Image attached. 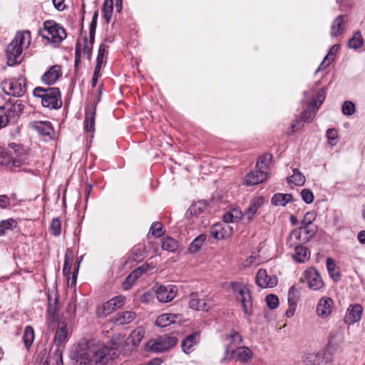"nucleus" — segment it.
I'll return each mask as SVG.
<instances>
[{
    "instance_id": "obj_21",
    "label": "nucleus",
    "mask_w": 365,
    "mask_h": 365,
    "mask_svg": "<svg viewBox=\"0 0 365 365\" xmlns=\"http://www.w3.org/2000/svg\"><path fill=\"white\" fill-rule=\"evenodd\" d=\"M264 199L262 197H257L253 198L244 212V217L247 220L248 222L253 220L255 215L257 214L259 208L263 205Z\"/></svg>"
},
{
    "instance_id": "obj_19",
    "label": "nucleus",
    "mask_w": 365,
    "mask_h": 365,
    "mask_svg": "<svg viewBox=\"0 0 365 365\" xmlns=\"http://www.w3.org/2000/svg\"><path fill=\"white\" fill-rule=\"evenodd\" d=\"M308 242L307 238L302 232L300 227L294 230L289 235L287 240V245L289 247L303 246V244Z\"/></svg>"
},
{
    "instance_id": "obj_56",
    "label": "nucleus",
    "mask_w": 365,
    "mask_h": 365,
    "mask_svg": "<svg viewBox=\"0 0 365 365\" xmlns=\"http://www.w3.org/2000/svg\"><path fill=\"white\" fill-rule=\"evenodd\" d=\"M266 302L269 309H274L279 305V299L276 295L270 294L266 297Z\"/></svg>"
},
{
    "instance_id": "obj_8",
    "label": "nucleus",
    "mask_w": 365,
    "mask_h": 365,
    "mask_svg": "<svg viewBox=\"0 0 365 365\" xmlns=\"http://www.w3.org/2000/svg\"><path fill=\"white\" fill-rule=\"evenodd\" d=\"M178 339L173 336H161L150 340L145 346L148 351L164 352L174 347L178 344Z\"/></svg>"
},
{
    "instance_id": "obj_35",
    "label": "nucleus",
    "mask_w": 365,
    "mask_h": 365,
    "mask_svg": "<svg viewBox=\"0 0 365 365\" xmlns=\"http://www.w3.org/2000/svg\"><path fill=\"white\" fill-rule=\"evenodd\" d=\"M43 365H63L62 351L57 349L50 353Z\"/></svg>"
},
{
    "instance_id": "obj_23",
    "label": "nucleus",
    "mask_w": 365,
    "mask_h": 365,
    "mask_svg": "<svg viewBox=\"0 0 365 365\" xmlns=\"http://www.w3.org/2000/svg\"><path fill=\"white\" fill-rule=\"evenodd\" d=\"M96 113V107L94 104H91L86 108L84 129L87 132H93L95 130Z\"/></svg>"
},
{
    "instance_id": "obj_2",
    "label": "nucleus",
    "mask_w": 365,
    "mask_h": 365,
    "mask_svg": "<svg viewBox=\"0 0 365 365\" xmlns=\"http://www.w3.org/2000/svg\"><path fill=\"white\" fill-rule=\"evenodd\" d=\"M31 41V32L28 30L17 31L12 41L6 46V58L8 66H14L23 60L22 52L27 48Z\"/></svg>"
},
{
    "instance_id": "obj_49",
    "label": "nucleus",
    "mask_w": 365,
    "mask_h": 365,
    "mask_svg": "<svg viewBox=\"0 0 365 365\" xmlns=\"http://www.w3.org/2000/svg\"><path fill=\"white\" fill-rule=\"evenodd\" d=\"M98 17V11L96 10L93 15L92 21L90 24L89 36L91 43L93 44L95 39V33L97 26V20Z\"/></svg>"
},
{
    "instance_id": "obj_58",
    "label": "nucleus",
    "mask_w": 365,
    "mask_h": 365,
    "mask_svg": "<svg viewBox=\"0 0 365 365\" xmlns=\"http://www.w3.org/2000/svg\"><path fill=\"white\" fill-rule=\"evenodd\" d=\"M143 336L144 331L141 328L134 330L130 334V337L132 338L135 344H139L140 341L143 339Z\"/></svg>"
},
{
    "instance_id": "obj_27",
    "label": "nucleus",
    "mask_w": 365,
    "mask_h": 365,
    "mask_svg": "<svg viewBox=\"0 0 365 365\" xmlns=\"http://www.w3.org/2000/svg\"><path fill=\"white\" fill-rule=\"evenodd\" d=\"M189 307L195 310L208 311L210 305L204 299L199 298L197 293H191L190 295Z\"/></svg>"
},
{
    "instance_id": "obj_33",
    "label": "nucleus",
    "mask_w": 365,
    "mask_h": 365,
    "mask_svg": "<svg viewBox=\"0 0 365 365\" xmlns=\"http://www.w3.org/2000/svg\"><path fill=\"white\" fill-rule=\"evenodd\" d=\"M294 248V254L293 258L297 262L303 263L307 261L310 257V252L304 246H298Z\"/></svg>"
},
{
    "instance_id": "obj_25",
    "label": "nucleus",
    "mask_w": 365,
    "mask_h": 365,
    "mask_svg": "<svg viewBox=\"0 0 365 365\" xmlns=\"http://www.w3.org/2000/svg\"><path fill=\"white\" fill-rule=\"evenodd\" d=\"M125 302V297L119 295L112 298L103 305V310L105 315L108 314L113 311L121 307Z\"/></svg>"
},
{
    "instance_id": "obj_48",
    "label": "nucleus",
    "mask_w": 365,
    "mask_h": 365,
    "mask_svg": "<svg viewBox=\"0 0 365 365\" xmlns=\"http://www.w3.org/2000/svg\"><path fill=\"white\" fill-rule=\"evenodd\" d=\"M16 225V222L13 218L0 221V236H3L6 230H11Z\"/></svg>"
},
{
    "instance_id": "obj_28",
    "label": "nucleus",
    "mask_w": 365,
    "mask_h": 365,
    "mask_svg": "<svg viewBox=\"0 0 365 365\" xmlns=\"http://www.w3.org/2000/svg\"><path fill=\"white\" fill-rule=\"evenodd\" d=\"M136 317L133 312L125 311L118 312L113 319V321L118 325L128 324L132 322Z\"/></svg>"
},
{
    "instance_id": "obj_29",
    "label": "nucleus",
    "mask_w": 365,
    "mask_h": 365,
    "mask_svg": "<svg viewBox=\"0 0 365 365\" xmlns=\"http://www.w3.org/2000/svg\"><path fill=\"white\" fill-rule=\"evenodd\" d=\"M200 332H195L192 334L187 336L182 341V349L185 353H188L191 348L200 341Z\"/></svg>"
},
{
    "instance_id": "obj_12",
    "label": "nucleus",
    "mask_w": 365,
    "mask_h": 365,
    "mask_svg": "<svg viewBox=\"0 0 365 365\" xmlns=\"http://www.w3.org/2000/svg\"><path fill=\"white\" fill-rule=\"evenodd\" d=\"M305 277L311 289L317 291L323 287L324 282L319 272L315 268L306 270Z\"/></svg>"
},
{
    "instance_id": "obj_7",
    "label": "nucleus",
    "mask_w": 365,
    "mask_h": 365,
    "mask_svg": "<svg viewBox=\"0 0 365 365\" xmlns=\"http://www.w3.org/2000/svg\"><path fill=\"white\" fill-rule=\"evenodd\" d=\"M43 38L53 43H61L66 37L65 29L53 20H48L43 23V30L40 31Z\"/></svg>"
},
{
    "instance_id": "obj_36",
    "label": "nucleus",
    "mask_w": 365,
    "mask_h": 365,
    "mask_svg": "<svg viewBox=\"0 0 365 365\" xmlns=\"http://www.w3.org/2000/svg\"><path fill=\"white\" fill-rule=\"evenodd\" d=\"M364 38L359 31H356L348 41L347 46L350 48L358 49L364 45Z\"/></svg>"
},
{
    "instance_id": "obj_10",
    "label": "nucleus",
    "mask_w": 365,
    "mask_h": 365,
    "mask_svg": "<svg viewBox=\"0 0 365 365\" xmlns=\"http://www.w3.org/2000/svg\"><path fill=\"white\" fill-rule=\"evenodd\" d=\"M177 293L176 287L174 285H160L155 291L157 299L159 302L166 303L172 301Z\"/></svg>"
},
{
    "instance_id": "obj_26",
    "label": "nucleus",
    "mask_w": 365,
    "mask_h": 365,
    "mask_svg": "<svg viewBox=\"0 0 365 365\" xmlns=\"http://www.w3.org/2000/svg\"><path fill=\"white\" fill-rule=\"evenodd\" d=\"M68 340L67 324L63 322H58L56 334L54 336V343L57 346H60Z\"/></svg>"
},
{
    "instance_id": "obj_62",
    "label": "nucleus",
    "mask_w": 365,
    "mask_h": 365,
    "mask_svg": "<svg viewBox=\"0 0 365 365\" xmlns=\"http://www.w3.org/2000/svg\"><path fill=\"white\" fill-rule=\"evenodd\" d=\"M57 302H58V298L57 297L55 298L53 304H52L51 302H48V306L47 311H48V314H51L53 318H55L56 315L58 313Z\"/></svg>"
},
{
    "instance_id": "obj_40",
    "label": "nucleus",
    "mask_w": 365,
    "mask_h": 365,
    "mask_svg": "<svg viewBox=\"0 0 365 365\" xmlns=\"http://www.w3.org/2000/svg\"><path fill=\"white\" fill-rule=\"evenodd\" d=\"M34 340V329L31 326H26L23 335V341L26 349H29L32 345Z\"/></svg>"
},
{
    "instance_id": "obj_51",
    "label": "nucleus",
    "mask_w": 365,
    "mask_h": 365,
    "mask_svg": "<svg viewBox=\"0 0 365 365\" xmlns=\"http://www.w3.org/2000/svg\"><path fill=\"white\" fill-rule=\"evenodd\" d=\"M342 113L345 115H351L356 112V107L353 102L346 101L341 107Z\"/></svg>"
},
{
    "instance_id": "obj_17",
    "label": "nucleus",
    "mask_w": 365,
    "mask_h": 365,
    "mask_svg": "<svg viewBox=\"0 0 365 365\" xmlns=\"http://www.w3.org/2000/svg\"><path fill=\"white\" fill-rule=\"evenodd\" d=\"M363 308L359 304L350 305L344 317V322L347 324H352L359 322L361 318Z\"/></svg>"
},
{
    "instance_id": "obj_43",
    "label": "nucleus",
    "mask_w": 365,
    "mask_h": 365,
    "mask_svg": "<svg viewBox=\"0 0 365 365\" xmlns=\"http://www.w3.org/2000/svg\"><path fill=\"white\" fill-rule=\"evenodd\" d=\"M326 264L330 277L335 281H338L340 279V274L339 272L336 271V264L334 260L331 257H328L327 259Z\"/></svg>"
},
{
    "instance_id": "obj_47",
    "label": "nucleus",
    "mask_w": 365,
    "mask_h": 365,
    "mask_svg": "<svg viewBox=\"0 0 365 365\" xmlns=\"http://www.w3.org/2000/svg\"><path fill=\"white\" fill-rule=\"evenodd\" d=\"M272 159V155L271 154L265 153L262 155L261 157H259L257 163V168L265 170L271 163Z\"/></svg>"
},
{
    "instance_id": "obj_41",
    "label": "nucleus",
    "mask_w": 365,
    "mask_h": 365,
    "mask_svg": "<svg viewBox=\"0 0 365 365\" xmlns=\"http://www.w3.org/2000/svg\"><path fill=\"white\" fill-rule=\"evenodd\" d=\"M288 182L293 183L295 185L301 186L305 182V177L297 169L293 170V174L291 177L288 178Z\"/></svg>"
},
{
    "instance_id": "obj_53",
    "label": "nucleus",
    "mask_w": 365,
    "mask_h": 365,
    "mask_svg": "<svg viewBox=\"0 0 365 365\" xmlns=\"http://www.w3.org/2000/svg\"><path fill=\"white\" fill-rule=\"evenodd\" d=\"M328 143L331 145H335L338 138V132L335 128H329L326 133Z\"/></svg>"
},
{
    "instance_id": "obj_54",
    "label": "nucleus",
    "mask_w": 365,
    "mask_h": 365,
    "mask_svg": "<svg viewBox=\"0 0 365 365\" xmlns=\"http://www.w3.org/2000/svg\"><path fill=\"white\" fill-rule=\"evenodd\" d=\"M51 233L55 236H58L61 232V222L58 218H55L51 224Z\"/></svg>"
},
{
    "instance_id": "obj_42",
    "label": "nucleus",
    "mask_w": 365,
    "mask_h": 365,
    "mask_svg": "<svg viewBox=\"0 0 365 365\" xmlns=\"http://www.w3.org/2000/svg\"><path fill=\"white\" fill-rule=\"evenodd\" d=\"M205 240V235H200L198 237H197L189 246L190 252L195 253L199 251L204 244Z\"/></svg>"
},
{
    "instance_id": "obj_4",
    "label": "nucleus",
    "mask_w": 365,
    "mask_h": 365,
    "mask_svg": "<svg viewBox=\"0 0 365 365\" xmlns=\"http://www.w3.org/2000/svg\"><path fill=\"white\" fill-rule=\"evenodd\" d=\"M24 109V105L20 100H16L14 103L9 101L6 103L1 108L0 113V129L6 127L9 123L19 117Z\"/></svg>"
},
{
    "instance_id": "obj_18",
    "label": "nucleus",
    "mask_w": 365,
    "mask_h": 365,
    "mask_svg": "<svg viewBox=\"0 0 365 365\" xmlns=\"http://www.w3.org/2000/svg\"><path fill=\"white\" fill-rule=\"evenodd\" d=\"M268 173L266 170L258 169L247 174L245 178L247 185H254L262 183L267 179Z\"/></svg>"
},
{
    "instance_id": "obj_55",
    "label": "nucleus",
    "mask_w": 365,
    "mask_h": 365,
    "mask_svg": "<svg viewBox=\"0 0 365 365\" xmlns=\"http://www.w3.org/2000/svg\"><path fill=\"white\" fill-rule=\"evenodd\" d=\"M150 232L155 237H159L163 235V227L160 222H153L150 227Z\"/></svg>"
},
{
    "instance_id": "obj_64",
    "label": "nucleus",
    "mask_w": 365,
    "mask_h": 365,
    "mask_svg": "<svg viewBox=\"0 0 365 365\" xmlns=\"http://www.w3.org/2000/svg\"><path fill=\"white\" fill-rule=\"evenodd\" d=\"M84 43L83 53L89 59L91 55L92 46L88 45L86 37L84 38Z\"/></svg>"
},
{
    "instance_id": "obj_24",
    "label": "nucleus",
    "mask_w": 365,
    "mask_h": 365,
    "mask_svg": "<svg viewBox=\"0 0 365 365\" xmlns=\"http://www.w3.org/2000/svg\"><path fill=\"white\" fill-rule=\"evenodd\" d=\"M304 361L307 365H320L331 361L330 356H325L323 352L308 353L304 355Z\"/></svg>"
},
{
    "instance_id": "obj_32",
    "label": "nucleus",
    "mask_w": 365,
    "mask_h": 365,
    "mask_svg": "<svg viewBox=\"0 0 365 365\" xmlns=\"http://www.w3.org/2000/svg\"><path fill=\"white\" fill-rule=\"evenodd\" d=\"M178 316L173 314H163L157 317L155 325L159 327H166L175 322Z\"/></svg>"
},
{
    "instance_id": "obj_38",
    "label": "nucleus",
    "mask_w": 365,
    "mask_h": 365,
    "mask_svg": "<svg viewBox=\"0 0 365 365\" xmlns=\"http://www.w3.org/2000/svg\"><path fill=\"white\" fill-rule=\"evenodd\" d=\"M162 249L168 252H174L178 247V242L172 237H164L162 239Z\"/></svg>"
},
{
    "instance_id": "obj_15",
    "label": "nucleus",
    "mask_w": 365,
    "mask_h": 365,
    "mask_svg": "<svg viewBox=\"0 0 365 365\" xmlns=\"http://www.w3.org/2000/svg\"><path fill=\"white\" fill-rule=\"evenodd\" d=\"M210 234L215 240L225 239L232 235V229L228 225L215 224L211 227Z\"/></svg>"
},
{
    "instance_id": "obj_45",
    "label": "nucleus",
    "mask_w": 365,
    "mask_h": 365,
    "mask_svg": "<svg viewBox=\"0 0 365 365\" xmlns=\"http://www.w3.org/2000/svg\"><path fill=\"white\" fill-rule=\"evenodd\" d=\"M227 340L229 341L227 345H230V348H233L232 346H236L241 344L242 337L238 332L232 330L227 336Z\"/></svg>"
},
{
    "instance_id": "obj_50",
    "label": "nucleus",
    "mask_w": 365,
    "mask_h": 365,
    "mask_svg": "<svg viewBox=\"0 0 365 365\" xmlns=\"http://www.w3.org/2000/svg\"><path fill=\"white\" fill-rule=\"evenodd\" d=\"M316 109L314 107H309L304 110L301 115V120L304 122H310L313 120L316 114Z\"/></svg>"
},
{
    "instance_id": "obj_11",
    "label": "nucleus",
    "mask_w": 365,
    "mask_h": 365,
    "mask_svg": "<svg viewBox=\"0 0 365 365\" xmlns=\"http://www.w3.org/2000/svg\"><path fill=\"white\" fill-rule=\"evenodd\" d=\"M277 278L274 275H268L267 270L260 269L256 275V283L262 288L274 287L277 284Z\"/></svg>"
},
{
    "instance_id": "obj_9",
    "label": "nucleus",
    "mask_w": 365,
    "mask_h": 365,
    "mask_svg": "<svg viewBox=\"0 0 365 365\" xmlns=\"http://www.w3.org/2000/svg\"><path fill=\"white\" fill-rule=\"evenodd\" d=\"M19 145L11 143L9 145V150L7 152L2 151L0 153L3 158L0 163L1 165H12L14 167H20L22 165L27 163V155H23L19 156L16 153L19 149Z\"/></svg>"
},
{
    "instance_id": "obj_22",
    "label": "nucleus",
    "mask_w": 365,
    "mask_h": 365,
    "mask_svg": "<svg viewBox=\"0 0 365 365\" xmlns=\"http://www.w3.org/2000/svg\"><path fill=\"white\" fill-rule=\"evenodd\" d=\"M342 341V337L340 334L331 336L324 352H323L325 356H330L331 361L332 356L339 350Z\"/></svg>"
},
{
    "instance_id": "obj_5",
    "label": "nucleus",
    "mask_w": 365,
    "mask_h": 365,
    "mask_svg": "<svg viewBox=\"0 0 365 365\" xmlns=\"http://www.w3.org/2000/svg\"><path fill=\"white\" fill-rule=\"evenodd\" d=\"M1 86L6 95L21 97L26 92V79L23 76L4 79L1 83Z\"/></svg>"
},
{
    "instance_id": "obj_61",
    "label": "nucleus",
    "mask_w": 365,
    "mask_h": 365,
    "mask_svg": "<svg viewBox=\"0 0 365 365\" xmlns=\"http://www.w3.org/2000/svg\"><path fill=\"white\" fill-rule=\"evenodd\" d=\"M105 51H106L105 45L101 44L99 46V48H98L96 66L95 68H101Z\"/></svg>"
},
{
    "instance_id": "obj_60",
    "label": "nucleus",
    "mask_w": 365,
    "mask_h": 365,
    "mask_svg": "<svg viewBox=\"0 0 365 365\" xmlns=\"http://www.w3.org/2000/svg\"><path fill=\"white\" fill-rule=\"evenodd\" d=\"M72 267V258H69L68 255L66 254L64 259V264L63 267V274L65 276H67L69 279V276L71 274V269Z\"/></svg>"
},
{
    "instance_id": "obj_16",
    "label": "nucleus",
    "mask_w": 365,
    "mask_h": 365,
    "mask_svg": "<svg viewBox=\"0 0 365 365\" xmlns=\"http://www.w3.org/2000/svg\"><path fill=\"white\" fill-rule=\"evenodd\" d=\"M347 21L348 16L345 14L336 16L331 24L330 35L332 37L341 35L346 29L345 26Z\"/></svg>"
},
{
    "instance_id": "obj_30",
    "label": "nucleus",
    "mask_w": 365,
    "mask_h": 365,
    "mask_svg": "<svg viewBox=\"0 0 365 365\" xmlns=\"http://www.w3.org/2000/svg\"><path fill=\"white\" fill-rule=\"evenodd\" d=\"M340 48L339 44H335L329 49V53L324 57L323 61L319 66L318 68H326L331 65L335 58V56Z\"/></svg>"
},
{
    "instance_id": "obj_63",
    "label": "nucleus",
    "mask_w": 365,
    "mask_h": 365,
    "mask_svg": "<svg viewBox=\"0 0 365 365\" xmlns=\"http://www.w3.org/2000/svg\"><path fill=\"white\" fill-rule=\"evenodd\" d=\"M10 198L6 195H0V208L6 209L10 206Z\"/></svg>"
},
{
    "instance_id": "obj_39",
    "label": "nucleus",
    "mask_w": 365,
    "mask_h": 365,
    "mask_svg": "<svg viewBox=\"0 0 365 365\" xmlns=\"http://www.w3.org/2000/svg\"><path fill=\"white\" fill-rule=\"evenodd\" d=\"M113 11V1L104 0L103 5V15L107 24H108L112 18Z\"/></svg>"
},
{
    "instance_id": "obj_1",
    "label": "nucleus",
    "mask_w": 365,
    "mask_h": 365,
    "mask_svg": "<svg viewBox=\"0 0 365 365\" xmlns=\"http://www.w3.org/2000/svg\"><path fill=\"white\" fill-rule=\"evenodd\" d=\"M88 349L78 365H106L118 356L115 348L105 345L96 346L92 341L88 344Z\"/></svg>"
},
{
    "instance_id": "obj_13",
    "label": "nucleus",
    "mask_w": 365,
    "mask_h": 365,
    "mask_svg": "<svg viewBox=\"0 0 365 365\" xmlns=\"http://www.w3.org/2000/svg\"><path fill=\"white\" fill-rule=\"evenodd\" d=\"M31 127L38 135L45 138V140H50L53 135V128L48 121H35L31 123Z\"/></svg>"
},
{
    "instance_id": "obj_20",
    "label": "nucleus",
    "mask_w": 365,
    "mask_h": 365,
    "mask_svg": "<svg viewBox=\"0 0 365 365\" xmlns=\"http://www.w3.org/2000/svg\"><path fill=\"white\" fill-rule=\"evenodd\" d=\"M333 300L330 297H322L317 303L316 312L322 318H327L331 313Z\"/></svg>"
},
{
    "instance_id": "obj_6",
    "label": "nucleus",
    "mask_w": 365,
    "mask_h": 365,
    "mask_svg": "<svg viewBox=\"0 0 365 365\" xmlns=\"http://www.w3.org/2000/svg\"><path fill=\"white\" fill-rule=\"evenodd\" d=\"M231 287L237 299L241 302L245 314L252 315V299L250 289L245 284L235 282L231 283Z\"/></svg>"
},
{
    "instance_id": "obj_14",
    "label": "nucleus",
    "mask_w": 365,
    "mask_h": 365,
    "mask_svg": "<svg viewBox=\"0 0 365 365\" xmlns=\"http://www.w3.org/2000/svg\"><path fill=\"white\" fill-rule=\"evenodd\" d=\"M230 354V356H232L233 354H236L237 359L240 361H247L252 357V352L247 347H242L234 349V348H230V345H226L225 352V356L223 360H226L227 356Z\"/></svg>"
},
{
    "instance_id": "obj_59",
    "label": "nucleus",
    "mask_w": 365,
    "mask_h": 365,
    "mask_svg": "<svg viewBox=\"0 0 365 365\" xmlns=\"http://www.w3.org/2000/svg\"><path fill=\"white\" fill-rule=\"evenodd\" d=\"M316 218V213L314 212H307L302 219V226H311L312 222Z\"/></svg>"
},
{
    "instance_id": "obj_46",
    "label": "nucleus",
    "mask_w": 365,
    "mask_h": 365,
    "mask_svg": "<svg viewBox=\"0 0 365 365\" xmlns=\"http://www.w3.org/2000/svg\"><path fill=\"white\" fill-rule=\"evenodd\" d=\"M326 98V92L324 88H321L317 95V97L313 98L312 101L309 104V107L315 108L316 110H318L319 106L322 104Z\"/></svg>"
},
{
    "instance_id": "obj_31",
    "label": "nucleus",
    "mask_w": 365,
    "mask_h": 365,
    "mask_svg": "<svg viewBox=\"0 0 365 365\" xmlns=\"http://www.w3.org/2000/svg\"><path fill=\"white\" fill-rule=\"evenodd\" d=\"M293 201L292 194L276 193L271 200V202L274 206H285L287 203Z\"/></svg>"
},
{
    "instance_id": "obj_52",
    "label": "nucleus",
    "mask_w": 365,
    "mask_h": 365,
    "mask_svg": "<svg viewBox=\"0 0 365 365\" xmlns=\"http://www.w3.org/2000/svg\"><path fill=\"white\" fill-rule=\"evenodd\" d=\"M300 229L304 235L307 238V241L309 242L317 232V228L316 226H301Z\"/></svg>"
},
{
    "instance_id": "obj_44",
    "label": "nucleus",
    "mask_w": 365,
    "mask_h": 365,
    "mask_svg": "<svg viewBox=\"0 0 365 365\" xmlns=\"http://www.w3.org/2000/svg\"><path fill=\"white\" fill-rule=\"evenodd\" d=\"M299 299V292L294 285H292L288 292L289 306H297Z\"/></svg>"
},
{
    "instance_id": "obj_34",
    "label": "nucleus",
    "mask_w": 365,
    "mask_h": 365,
    "mask_svg": "<svg viewBox=\"0 0 365 365\" xmlns=\"http://www.w3.org/2000/svg\"><path fill=\"white\" fill-rule=\"evenodd\" d=\"M61 70H48L41 76V81L47 84L52 85L61 76Z\"/></svg>"
},
{
    "instance_id": "obj_57",
    "label": "nucleus",
    "mask_w": 365,
    "mask_h": 365,
    "mask_svg": "<svg viewBox=\"0 0 365 365\" xmlns=\"http://www.w3.org/2000/svg\"><path fill=\"white\" fill-rule=\"evenodd\" d=\"M301 197L307 204L312 203L314 198L313 192L309 189H303L301 191Z\"/></svg>"
},
{
    "instance_id": "obj_37",
    "label": "nucleus",
    "mask_w": 365,
    "mask_h": 365,
    "mask_svg": "<svg viewBox=\"0 0 365 365\" xmlns=\"http://www.w3.org/2000/svg\"><path fill=\"white\" fill-rule=\"evenodd\" d=\"M142 275V271L140 269H135L133 270L125 279L123 284V289H130L134 282Z\"/></svg>"
},
{
    "instance_id": "obj_3",
    "label": "nucleus",
    "mask_w": 365,
    "mask_h": 365,
    "mask_svg": "<svg viewBox=\"0 0 365 365\" xmlns=\"http://www.w3.org/2000/svg\"><path fill=\"white\" fill-rule=\"evenodd\" d=\"M35 98L41 100V104L50 110H57L62 106L60 89L56 87H36L33 91Z\"/></svg>"
}]
</instances>
